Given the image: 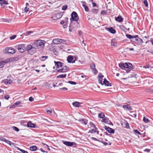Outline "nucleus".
I'll use <instances>...</instances> for the list:
<instances>
[{
  "instance_id": "1",
  "label": "nucleus",
  "mask_w": 153,
  "mask_h": 153,
  "mask_svg": "<svg viewBox=\"0 0 153 153\" xmlns=\"http://www.w3.org/2000/svg\"><path fill=\"white\" fill-rule=\"evenodd\" d=\"M46 42L44 40L39 39L35 40L31 45H26L25 44L22 43L17 45L16 48H43L46 43Z\"/></svg>"
},
{
  "instance_id": "2",
  "label": "nucleus",
  "mask_w": 153,
  "mask_h": 153,
  "mask_svg": "<svg viewBox=\"0 0 153 153\" xmlns=\"http://www.w3.org/2000/svg\"><path fill=\"white\" fill-rule=\"evenodd\" d=\"M71 18L70 19L71 22H72V21H75L76 22V24L79 25V24L78 22L79 17L76 13L75 11L73 12L71 14Z\"/></svg>"
},
{
  "instance_id": "3",
  "label": "nucleus",
  "mask_w": 153,
  "mask_h": 153,
  "mask_svg": "<svg viewBox=\"0 0 153 153\" xmlns=\"http://www.w3.org/2000/svg\"><path fill=\"white\" fill-rule=\"evenodd\" d=\"M119 67L122 69L126 68L130 69L132 67V64L130 63H120L119 64Z\"/></svg>"
},
{
  "instance_id": "4",
  "label": "nucleus",
  "mask_w": 153,
  "mask_h": 153,
  "mask_svg": "<svg viewBox=\"0 0 153 153\" xmlns=\"http://www.w3.org/2000/svg\"><path fill=\"white\" fill-rule=\"evenodd\" d=\"M12 78L11 76H8L6 79L3 80L2 82L5 85L10 84L12 83Z\"/></svg>"
},
{
  "instance_id": "5",
  "label": "nucleus",
  "mask_w": 153,
  "mask_h": 153,
  "mask_svg": "<svg viewBox=\"0 0 153 153\" xmlns=\"http://www.w3.org/2000/svg\"><path fill=\"white\" fill-rule=\"evenodd\" d=\"M3 52L5 53L13 54L16 52L14 48H6L3 50Z\"/></svg>"
},
{
  "instance_id": "6",
  "label": "nucleus",
  "mask_w": 153,
  "mask_h": 153,
  "mask_svg": "<svg viewBox=\"0 0 153 153\" xmlns=\"http://www.w3.org/2000/svg\"><path fill=\"white\" fill-rule=\"evenodd\" d=\"M68 69V67L66 66H64L61 69L58 70V71L59 72H67Z\"/></svg>"
},
{
  "instance_id": "7",
  "label": "nucleus",
  "mask_w": 153,
  "mask_h": 153,
  "mask_svg": "<svg viewBox=\"0 0 153 153\" xmlns=\"http://www.w3.org/2000/svg\"><path fill=\"white\" fill-rule=\"evenodd\" d=\"M104 77V76L101 73H99L98 75V81L99 83L102 85H103L102 82V78Z\"/></svg>"
},
{
  "instance_id": "8",
  "label": "nucleus",
  "mask_w": 153,
  "mask_h": 153,
  "mask_svg": "<svg viewBox=\"0 0 153 153\" xmlns=\"http://www.w3.org/2000/svg\"><path fill=\"white\" fill-rule=\"evenodd\" d=\"M105 130L108 131L109 133L111 134H114V130L112 128H111L105 126Z\"/></svg>"
},
{
  "instance_id": "9",
  "label": "nucleus",
  "mask_w": 153,
  "mask_h": 153,
  "mask_svg": "<svg viewBox=\"0 0 153 153\" xmlns=\"http://www.w3.org/2000/svg\"><path fill=\"white\" fill-rule=\"evenodd\" d=\"M52 41L54 44H58L62 42V39H55L53 40Z\"/></svg>"
},
{
  "instance_id": "10",
  "label": "nucleus",
  "mask_w": 153,
  "mask_h": 153,
  "mask_svg": "<svg viewBox=\"0 0 153 153\" xmlns=\"http://www.w3.org/2000/svg\"><path fill=\"white\" fill-rule=\"evenodd\" d=\"M22 103V102L21 101H17L13 105H12L11 107L12 108H15L16 107H22V106L20 105V104Z\"/></svg>"
},
{
  "instance_id": "11",
  "label": "nucleus",
  "mask_w": 153,
  "mask_h": 153,
  "mask_svg": "<svg viewBox=\"0 0 153 153\" xmlns=\"http://www.w3.org/2000/svg\"><path fill=\"white\" fill-rule=\"evenodd\" d=\"M19 60V58L18 57H13L7 59L8 62L13 61H18Z\"/></svg>"
},
{
  "instance_id": "12",
  "label": "nucleus",
  "mask_w": 153,
  "mask_h": 153,
  "mask_svg": "<svg viewBox=\"0 0 153 153\" xmlns=\"http://www.w3.org/2000/svg\"><path fill=\"white\" fill-rule=\"evenodd\" d=\"M36 48H28L27 51L31 55L33 54L36 52Z\"/></svg>"
},
{
  "instance_id": "13",
  "label": "nucleus",
  "mask_w": 153,
  "mask_h": 153,
  "mask_svg": "<svg viewBox=\"0 0 153 153\" xmlns=\"http://www.w3.org/2000/svg\"><path fill=\"white\" fill-rule=\"evenodd\" d=\"M54 62L56 68H59L62 67V62L54 61Z\"/></svg>"
},
{
  "instance_id": "14",
  "label": "nucleus",
  "mask_w": 153,
  "mask_h": 153,
  "mask_svg": "<svg viewBox=\"0 0 153 153\" xmlns=\"http://www.w3.org/2000/svg\"><path fill=\"white\" fill-rule=\"evenodd\" d=\"M89 132L91 133H94L96 132L97 134H99V131L97 130V128L96 127L92 128V129L90 130Z\"/></svg>"
},
{
  "instance_id": "15",
  "label": "nucleus",
  "mask_w": 153,
  "mask_h": 153,
  "mask_svg": "<svg viewBox=\"0 0 153 153\" xmlns=\"http://www.w3.org/2000/svg\"><path fill=\"white\" fill-rule=\"evenodd\" d=\"M8 62L7 59L0 62V68H2L4 65Z\"/></svg>"
},
{
  "instance_id": "16",
  "label": "nucleus",
  "mask_w": 153,
  "mask_h": 153,
  "mask_svg": "<svg viewBox=\"0 0 153 153\" xmlns=\"http://www.w3.org/2000/svg\"><path fill=\"white\" fill-rule=\"evenodd\" d=\"M116 21L119 22H121L123 21V18L120 15L118 16L117 17H115Z\"/></svg>"
},
{
  "instance_id": "17",
  "label": "nucleus",
  "mask_w": 153,
  "mask_h": 153,
  "mask_svg": "<svg viewBox=\"0 0 153 153\" xmlns=\"http://www.w3.org/2000/svg\"><path fill=\"white\" fill-rule=\"evenodd\" d=\"M82 3V6L83 7L85 10L86 11L88 12V11L89 9L88 7L86 5V2L84 1H81Z\"/></svg>"
},
{
  "instance_id": "18",
  "label": "nucleus",
  "mask_w": 153,
  "mask_h": 153,
  "mask_svg": "<svg viewBox=\"0 0 153 153\" xmlns=\"http://www.w3.org/2000/svg\"><path fill=\"white\" fill-rule=\"evenodd\" d=\"M7 1L5 0H3L0 2V4L1 7H4V5H8Z\"/></svg>"
},
{
  "instance_id": "19",
  "label": "nucleus",
  "mask_w": 153,
  "mask_h": 153,
  "mask_svg": "<svg viewBox=\"0 0 153 153\" xmlns=\"http://www.w3.org/2000/svg\"><path fill=\"white\" fill-rule=\"evenodd\" d=\"M62 142L64 144L68 146H72L74 144L73 142H70L63 141Z\"/></svg>"
},
{
  "instance_id": "20",
  "label": "nucleus",
  "mask_w": 153,
  "mask_h": 153,
  "mask_svg": "<svg viewBox=\"0 0 153 153\" xmlns=\"http://www.w3.org/2000/svg\"><path fill=\"white\" fill-rule=\"evenodd\" d=\"M102 122H103L105 123H107L108 124H110L111 123L112 124V123L108 119L106 118H103L101 120Z\"/></svg>"
},
{
  "instance_id": "21",
  "label": "nucleus",
  "mask_w": 153,
  "mask_h": 153,
  "mask_svg": "<svg viewBox=\"0 0 153 153\" xmlns=\"http://www.w3.org/2000/svg\"><path fill=\"white\" fill-rule=\"evenodd\" d=\"M123 107L124 110H132L131 107L128 105H124Z\"/></svg>"
},
{
  "instance_id": "22",
  "label": "nucleus",
  "mask_w": 153,
  "mask_h": 153,
  "mask_svg": "<svg viewBox=\"0 0 153 153\" xmlns=\"http://www.w3.org/2000/svg\"><path fill=\"white\" fill-rule=\"evenodd\" d=\"M27 126L28 127L30 128H35V125L30 121L27 123Z\"/></svg>"
},
{
  "instance_id": "23",
  "label": "nucleus",
  "mask_w": 153,
  "mask_h": 153,
  "mask_svg": "<svg viewBox=\"0 0 153 153\" xmlns=\"http://www.w3.org/2000/svg\"><path fill=\"white\" fill-rule=\"evenodd\" d=\"M103 84H104L105 85L107 86H111V83L107 80L105 79H104L103 82Z\"/></svg>"
},
{
  "instance_id": "24",
  "label": "nucleus",
  "mask_w": 153,
  "mask_h": 153,
  "mask_svg": "<svg viewBox=\"0 0 153 153\" xmlns=\"http://www.w3.org/2000/svg\"><path fill=\"white\" fill-rule=\"evenodd\" d=\"M48 58L47 56H42L39 57V60L42 61H44Z\"/></svg>"
},
{
  "instance_id": "25",
  "label": "nucleus",
  "mask_w": 153,
  "mask_h": 153,
  "mask_svg": "<svg viewBox=\"0 0 153 153\" xmlns=\"http://www.w3.org/2000/svg\"><path fill=\"white\" fill-rule=\"evenodd\" d=\"M108 31L111 33H113V34H114L116 33V30H115L114 29L113 27H111V28H108Z\"/></svg>"
},
{
  "instance_id": "26",
  "label": "nucleus",
  "mask_w": 153,
  "mask_h": 153,
  "mask_svg": "<svg viewBox=\"0 0 153 153\" xmlns=\"http://www.w3.org/2000/svg\"><path fill=\"white\" fill-rule=\"evenodd\" d=\"M81 103L78 102H75L73 103V105L75 107H78L79 106L80 104Z\"/></svg>"
},
{
  "instance_id": "27",
  "label": "nucleus",
  "mask_w": 153,
  "mask_h": 153,
  "mask_svg": "<svg viewBox=\"0 0 153 153\" xmlns=\"http://www.w3.org/2000/svg\"><path fill=\"white\" fill-rule=\"evenodd\" d=\"M30 148L31 151H35L37 149V147L35 146H31L30 147Z\"/></svg>"
},
{
  "instance_id": "28",
  "label": "nucleus",
  "mask_w": 153,
  "mask_h": 153,
  "mask_svg": "<svg viewBox=\"0 0 153 153\" xmlns=\"http://www.w3.org/2000/svg\"><path fill=\"white\" fill-rule=\"evenodd\" d=\"M73 58L72 56H69L67 58V61L69 63L71 62L73 60Z\"/></svg>"
},
{
  "instance_id": "29",
  "label": "nucleus",
  "mask_w": 153,
  "mask_h": 153,
  "mask_svg": "<svg viewBox=\"0 0 153 153\" xmlns=\"http://www.w3.org/2000/svg\"><path fill=\"white\" fill-rule=\"evenodd\" d=\"M50 51H53V53L54 54L57 55L58 54V53L56 50V48H50Z\"/></svg>"
},
{
  "instance_id": "30",
  "label": "nucleus",
  "mask_w": 153,
  "mask_h": 153,
  "mask_svg": "<svg viewBox=\"0 0 153 153\" xmlns=\"http://www.w3.org/2000/svg\"><path fill=\"white\" fill-rule=\"evenodd\" d=\"M142 42V40L141 39L138 37L137 41H136L135 42H137V43L138 44L140 45L141 44Z\"/></svg>"
},
{
  "instance_id": "31",
  "label": "nucleus",
  "mask_w": 153,
  "mask_h": 153,
  "mask_svg": "<svg viewBox=\"0 0 153 153\" xmlns=\"http://www.w3.org/2000/svg\"><path fill=\"white\" fill-rule=\"evenodd\" d=\"M132 37H133V38L132 37V38L131 40L132 41L136 42V41L137 40V38H138V35L133 36Z\"/></svg>"
},
{
  "instance_id": "32",
  "label": "nucleus",
  "mask_w": 153,
  "mask_h": 153,
  "mask_svg": "<svg viewBox=\"0 0 153 153\" xmlns=\"http://www.w3.org/2000/svg\"><path fill=\"white\" fill-rule=\"evenodd\" d=\"M98 117L102 119L105 117V115L103 113L101 112L98 114Z\"/></svg>"
},
{
  "instance_id": "33",
  "label": "nucleus",
  "mask_w": 153,
  "mask_h": 153,
  "mask_svg": "<svg viewBox=\"0 0 153 153\" xmlns=\"http://www.w3.org/2000/svg\"><path fill=\"white\" fill-rule=\"evenodd\" d=\"M66 76V74H63L59 75L57 76V78H64Z\"/></svg>"
},
{
  "instance_id": "34",
  "label": "nucleus",
  "mask_w": 153,
  "mask_h": 153,
  "mask_svg": "<svg viewBox=\"0 0 153 153\" xmlns=\"http://www.w3.org/2000/svg\"><path fill=\"white\" fill-rule=\"evenodd\" d=\"M82 123L85 125H86L87 123L88 120L86 119H82L81 121Z\"/></svg>"
},
{
  "instance_id": "35",
  "label": "nucleus",
  "mask_w": 153,
  "mask_h": 153,
  "mask_svg": "<svg viewBox=\"0 0 153 153\" xmlns=\"http://www.w3.org/2000/svg\"><path fill=\"white\" fill-rule=\"evenodd\" d=\"M88 126H90L91 128H93L96 127L95 125L91 122H90L89 123V125Z\"/></svg>"
},
{
  "instance_id": "36",
  "label": "nucleus",
  "mask_w": 153,
  "mask_h": 153,
  "mask_svg": "<svg viewBox=\"0 0 153 153\" xmlns=\"http://www.w3.org/2000/svg\"><path fill=\"white\" fill-rule=\"evenodd\" d=\"M46 111L48 114H50L52 111V110L51 108H49L46 110Z\"/></svg>"
},
{
  "instance_id": "37",
  "label": "nucleus",
  "mask_w": 153,
  "mask_h": 153,
  "mask_svg": "<svg viewBox=\"0 0 153 153\" xmlns=\"http://www.w3.org/2000/svg\"><path fill=\"white\" fill-rule=\"evenodd\" d=\"M92 12L94 14H96L98 12V10L97 9H92L91 10Z\"/></svg>"
},
{
  "instance_id": "38",
  "label": "nucleus",
  "mask_w": 153,
  "mask_h": 153,
  "mask_svg": "<svg viewBox=\"0 0 153 153\" xmlns=\"http://www.w3.org/2000/svg\"><path fill=\"white\" fill-rule=\"evenodd\" d=\"M143 121L145 123H147L149 122V120L147 118H146L145 117H144L143 118Z\"/></svg>"
},
{
  "instance_id": "39",
  "label": "nucleus",
  "mask_w": 153,
  "mask_h": 153,
  "mask_svg": "<svg viewBox=\"0 0 153 153\" xmlns=\"http://www.w3.org/2000/svg\"><path fill=\"white\" fill-rule=\"evenodd\" d=\"M120 28L122 30L124 31H125L126 29L125 27L123 25H121L120 26Z\"/></svg>"
},
{
  "instance_id": "40",
  "label": "nucleus",
  "mask_w": 153,
  "mask_h": 153,
  "mask_svg": "<svg viewBox=\"0 0 153 153\" xmlns=\"http://www.w3.org/2000/svg\"><path fill=\"white\" fill-rule=\"evenodd\" d=\"M134 131L136 134L141 135V134L137 130H134Z\"/></svg>"
},
{
  "instance_id": "41",
  "label": "nucleus",
  "mask_w": 153,
  "mask_h": 153,
  "mask_svg": "<svg viewBox=\"0 0 153 153\" xmlns=\"http://www.w3.org/2000/svg\"><path fill=\"white\" fill-rule=\"evenodd\" d=\"M25 48H18L19 51L21 53H23L25 51ZM26 49L27 48H26Z\"/></svg>"
},
{
  "instance_id": "42",
  "label": "nucleus",
  "mask_w": 153,
  "mask_h": 153,
  "mask_svg": "<svg viewBox=\"0 0 153 153\" xmlns=\"http://www.w3.org/2000/svg\"><path fill=\"white\" fill-rule=\"evenodd\" d=\"M126 36L127 38L130 39L131 40L132 38L133 37V36H132L130 34H126Z\"/></svg>"
},
{
  "instance_id": "43",
  "label": "nucleus",
  "mask_w": 153,
  "mask_h": 153,
  "mask_svg": "<svg viewBox=\"0 0 153 153\" xmlns=\"http://www.w3.org/2000/svg\"><path fill=\"white\" fill-rule=\"evenodd\" d=\"M129 51H132L131 53L133 54L135 53V51L134 50V48H129Z\"/></svg>"
},
{
  "instance_id": "44",
  "label": "nucleus",
  "mask_w": 153,
  "mask_h": 153,
  "mask_svg": "<svg viewBox=\"0 0 153 153\" xmlns=\"http://www.w3.org/2000/svg\"><path fill=\"white\" fill-rule=\"evenodd\" d=\"M106 12L105 10H102L101 12V14L103 15H106Z\"/></svg>"
},
{
  "instance_id": "45",
  "label": "nucleus",
  "mask_w": 153,
  "mask_h": 153,
  "mask_svg": "<svg viewBox=\"0 0 153 153\" xmlns=\"http://www.w3.org/2000/svg\"><path fill=\"white\" fill-rule=\"evenodd\" d=\"M136 74H135V73H133V74H130L128 78H132L135 77Z\"/></svg>"
},
{
  "instance_id": "46",
  "label": "nucleus",
  "mask_w": 153,
  "mask_h": 153,
  "mask_svg": "<svg viewBox=\"0 0 153 153\" xmlns=\"http://www.w3.org/2000/svg\"><path fill=\"white\" fill-rule=\"evenodd\" d=\"M16 37V35H13L10 37V40L14 39Z\"/></svg>"
},
{
  "instance_id": "47",
  "label": "nucleus",
  "mask_w": 153,
  "mask_h": 153,
  "mask_svg": "<svg viewBox=\"0 0 153 153\" xmlns=\"http://www.w3.org/2000/svg\"><path fill=\"white\" fill-rule=\"evenodd\" d=\"M91 67L92 69L95 68V65L94 63H92L91 65Z\"/></svg>"
},
{
  "instance_id": "48",
  "label": "nucleus",
  "mask_w": 153,
  "mask_h": 153,
  "mask_svg": "<svg viewBox=\"0 0 153 153\" xmlns=\"http://www.w3.org/2000/svg\"><path fill=\"white\" fill-rule=\"evenodd\" d=\"M68 83L71 85H76V82H74L70 81H69L68 82Z\"/></svg>"
},
{
  "instance_id": "49",
  "label": "nucleus",
  "mask_w": 153,
  "mask_h": 153,
  "mask_svg": "<svg viewBox=\"0 0 153 153\" xmlns=\"http://www.w3.org/2000/svg\"><path fill=\"white\" fill-rule=\"evenodd\" d=\"M68 6L67 5L63 6L62 7V10H65L67 8Z\"/></svg>"
},
{
  "instance_id": "50",
  "label": "nucleus",
  "mask_w": 153,
  "mask_h": 153,
  "mask_svg": "<svg viewBox=\"0 0 153 153\" xmlns=\"http://www.w3.org/2000/svg\"><path fill=\"white\" fill-rule=\"evenodd\" d=\"M33 32L31 31H26L25 33V35H28L30 34L33 33Z\"/></svg>"
},
{
  "instance_id": "51",
  "label": "nucleus",
  "mask_w": 153,
  "mask_h": 153,
  "mask_svg": "<svg viewBox=\"0 0 153 153\" xmlns=\"http://www.w3.org/2000/svg\"><path fill=\"white\" fill-rule=\"evenodd\" d=\"M144 3L146 7H147L148 6V4L147 1V0H144Z\"/></svg>"
},
{
  "instance_id": "52",
  "label": "nucleus",
  "mask_w": 153,
  "mask_h": 153,
  "mask_svg": "<svg viewBox=\"0 0 153 153\" xmlns=\"http://www.w3.org/2000/svg\"><path fill=\"white\" fill-rule=\"evenodd\" d=\"M13 128L16 131H19V129L16 126H13Z\"/></svg>"
},
{
  "instance_id": "53",
  "label": "nucleus",
  "mask_w": 153,
  "mask_h": 153,
  "mask_svg": "<svg viewBox=\"0 0 153 153\" xmlns=\"http://www.w3.org/2000/svg\"><path fill=\"white\" fill-rule=\"evenodd\" d=\"M92 71L93 72V73L95 74H96L97 73V70L95 68H94V69H93L92 70Z\"/></svg>"
},
{
  "instance_id": "54",
  "label": "nucleus",
  "mask_w": 153,
  "mask_h": 153,
  "mask_svg": "<svg viewBox=\"0 0 153 153\" xmlns=\"http://www.w3.org/2000/svg\"><path fill=\"white\" fill-rule=\"evenodd\" d=\"M6 140V139H5V138H4L2 137H1L0 138V140L1 141H4L5 142Z\"/></svg>"
},
{
  "instance_id": "55",
  "label": "nucleus",
  "mask_w": 153,
  "mask_h": 153,
  "mask_svg": "<svg viewBox=\"0 0 153 153\" xmlns=\"http://www.w3.org/2000/svg\"><path fill=\"white\" fill-rule=\"evenodd\" d=\"M125 128H130L129 124L128 123H126Z\"/></svg>"
},
{
  "instance_id": "56",
  "label": "nucleus",
  "mask_w": 153,
  "mask_h": 153,
  "mask_svg": "<svg viewBox=\"0 0 153 153\" xmlns=\"http://www.w3.org/2000/svg\"><path fill=\"white\" fill-rule=\"evenodd\" d=\"M102 143H103V144L105 145L106 146L107 145H111V143L109 142V144H108V143L107 142H102Z\"/></svg>"
},
{
  "instance_id": "57",
  "label": "nucleus",
  "mask_w": 153,
  "mask_h": 153,
  "mask_svg": "<svg viewBox=\"0 0 153 153\" xmlns=\"http://www.w3.org/2000/svg\"><path fill=\"white\" fill-rule=\"evenodd\" d=\"M74 29V27H72V26H69V31L70 32H71L72 31V30Z\"/></svg>"
},
{
  "instance_id": "58",
  "label": "nucleus",
  "mask_w": 153,
  "mask_h": 153,
  "mask_svg": "<svg viewBox=\"0 0 153 153\" xmlns=\"http://www.w3.org/2000/svg\"><path fill=\"white\" fill-rule=\"evenodd\" d=\"M8 144L11 146H14V143L10 141Z\"/></svg>"
},
{
  "instance_id": "59",
  "label": "nucleus",
  "mask_w": 153,
  "mask_h": 153,
  "mask_svg": "<svg viewBox=\"0 0 153 153\" xmlns=\"http://www.w3.org/2000/svg\"><path fill=\"white\" fill-rule=\"evenodd\" d=\"M10 98V96L8 95H4V98L6 100H8Z\"/></svg>"
},
{
  "instance_id": "60",
  "label": "nucleus",
  "mask_w": 153,
  "mask_h": 153,
  "mask_svg": "<svg viewBox=\"0 0 153 153\" xmlns=\"http://www.w3.org/2000/svg\"><path fill=\"white\" fill-rule=\"evenodd\" d=\"M8 5H4V7H2V8H4L6 10H7L8 9V8H9L10 7V6H7Z\"/></svg>"
},
{
  "instance_id": "61",
  "label": "nucleus",
  "mask_w": 153,
  "mask_h": 153,
  "mask_svg": "<svg viewBox=\"0 0 153 153\" xmlns=\"http://www.w3.org/2000/svg\"><path fill=\"white\" fill-rule=\"evenodd\" d=\"M29 8H27V7H26L25 8V12L27 13V12L29 11Z\"/></svg>"
},
{
  "instance_id": "62",
  "label": "nucleus",
  "mask_w": 153,
  "mask_h": 153,
  "mask_svg": "<svg viewBox=\"0 0 153 153\" xmlns=\"http://www.w3.org/2000/svg\"><path fill=\"white\" fill-rule=\"evenodd\" d=\"M64 25L63 26V27L64 28H65L67 27V22H65V23L64 24Z\"/></svg>"
},
{
  "instance_id": "63",
  "label": "nucleus",
  "mask_w": 153,
  "mask_h": 153,
  "mask_svg": "<svg viewBox=\"0 0 153 153\" xmlns=\"http://www.w3.org/2000/svg\"><path fill=\"white\" fill-rule=\"evenodd\" d=\"M20 151H21L22 152V153H28V152L27 151H25V150H23V149H20Z\"/></svg>"
},
{
  "instance_id": "64",
  "label": "nucleus",
  "mask_w": 153,
  "mask_h": 153,
  "mask_svg": "<svg viewBox=\"0 0 153 153\" xmlns=\"http://www.w3.org/2000/svg\"><path fill=\"white\" fill-rule=\"evenodd\" d=\"M147 51L150 52L152 54H153V50L151 49H150L149 50Z\"/></svg>"
}]
</instances>
